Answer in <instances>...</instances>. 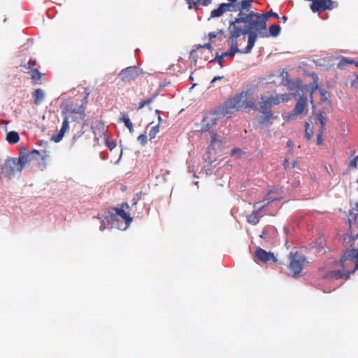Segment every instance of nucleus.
Masks as SVG:
<instances>
[{"mask_svg": "<svg viewBox=\"0 0 358 358\" xmlns=\"http://www.w3.org/2000/svg\"><path fill=\"white\" fill-rule=\"evenodd\" d=\"M138 141L143 145L147 143V136L145 134H141L138 136Z\"/></svg>", "mask_w": 358, "mask_h": 358, "instance_id": "35", "label": "nucleus"}, {"mask_svg": "<svg viewBox=\"0 0 358 358\" xmlns=\"http://www.w3.org/2000/svg\"><path fill=\"white\" fill-rule=\"evenodd\" d=\"M255 106V101L253 98L250 97L246 92V96L243 98V109L250 108H253Z\"/></svg>", "mask_w": 358, "mask_h": 358, "instance_id": "19", "label": "nucleus"}, {"mask_svg": "<svg viewBox=\"0 0 358 358\" xmlns=\"http://www.w3.org/2000/svg\"><path fill=\"white\" fill-rule=\"evenodd\" d=\"M34 103L37 105L40 104L45 98L44 91L41 89H36L33 93Z\"/></svg>", "mask_w": 358, "mask_h": 358, "instance_id": "18", "label": "nucleus"}, {"mask_svg": "<svg viewBox=\"0 0 358 358\" xmlns=\"http://www.w3.org/2000/svg\"><path fill=\"white\" fill-rule=\"evenodd\" d=\"M341 264L343 272L340 271H332L329 274L328 277L338 280L343 278L345 275L346 278H348L350 273H353L358 269V249H348L341 259Z\"/></svg>", "mask_w": 358, "mask_h": 358, "instance_id": "3", "label": "nucleus"}, {"mask_svg": "<svg viewBox=\"0 0 358 358\" xmlns=\"http://www.w3.org/2000/svg\"><path fill=\"white\" fill-rule=\"evenodd\" d=\"M119 121L124 124L131 134L134 133L133 124L127 116L123 115L122 117L120 118Z\"/></svg>", "mask_w": 358, "mask_h": 358, "instance_id": "21", "label": "nucleus"}, {"mask_svg": "<svg viewBox=\"0 0 358 358\" xmlns=\"http://www.w3.org/2000/svg\"><path fill=\"white\" fill-rule=\"evenodd\" d=\"M321 134H318L317 135V144L318 145H321L322 144V138H321Z\"/></svg>", "mask_w": 358, "mask_h": 358, "instance_id": "51", "label": "nucleus"}, {"mask_svg": "<svg viewBox=\"0 0 358 358\" xmlns=\"http://www.w3.org/2000/svg\"><path fill=\"white\" fill-rule=\"evenodd\" d=\"M355 64L358 67V62H357Z\"/></svg>", "mask_w": 358, "mask_h": 358, "instance_id": "62", "label": "nucleus"}, {"mask_svg": "<svg viewBox=\"0 0 358 358\" xmlns=\"http://www.w3.org/2000/svg\"><path fill=\"white\" fill-rule=\"evenodd\" d=\"M257 203H255V204L254 205V207H255V208H257Z\"/></svg>", "mask_w": 358, "mask_h": 358, "instance_id": "61", "label": "nucleus"}, {"mask_svg": "<svg viewBox=\"0 0 358 358\" xmlns=\"http://www.w3.org/2000/svg\"><path fill=\"white\" fill-rule=\"evenodd\" d=\"M106 145H107V147L108 148V149H110V150H112L113 148H115L116 144H115L113 141H106Z\"/></svg>", "mask_w": 358, "mask_h": 358, "instance_id": "41", "label": "nucleus"}, {"mask_svg": "<svg viewBox=\"0 0 358 358\" xmlns=\"http://www.w3.org/2000/svg\"><path fill=\"white\" fill-rule=\"evenodd\" d=\"M235 22L247 23L245 31L248 35V45L244 50L245 54L250 53L258 36L266 37L268 34L266 29V17L252 11L246 15L245 17H236Z\"/></svg>", "mask_w": 358, "mask_h": 358, "instance_id": "1", "label": "nucleus"}, {"mask_svg": "<svg viewBox=\"0 0 358 358\" xmlns=\"http://www.w3.org/2000/svg\"><path fill=\"white\" fill-rule=\"evenodd\" d=\"M223 77L222 76H216L210 82L211 84L214 83L215 82H216L217 80H220L221 79H222Z\"/></svg>", "mask_w": 358, "mask_h": 358, "instance_id": "48", "label": "nucleus"}, {"mask_svg": "<svg viewBox=\"0 0 358 358\" xmlns=\"http://www.w3.org/2000/svg\"><path fill=\"white\" fill-rule=\"evenodd\" d=\"M211 1L212 0H203L202 2V5L206 6L210 3Z\"/></svg>", "mask_w": 358, "mask_h": 358, "instance_id": "52", "label": "nucleus"}, {"mask_svg": "<svg viewBox=\"0 0 358 358\" xmlns=\"http://www.w3.org/2000/svg\"><path fill=\"white\" fill-rule=\"evenodd\" d=\"M28 73L30 74L31 79L36 83L38 80H39L41 78V73L39 72V71L37 69H31L29 70Z\"/></svg>", "mask_w": 358, "mask_h": 358, "instance_id": "23", "label": "nucleus"}, {"mask_svg": "<svg viewBox=\"0 0 358 358\" xmlns=\"http://www.w3.org/2000/svg\"><path fill=\"white\" fill-rule=\"evenodd\" d=\"M294 95L292 94H280L279 95V96L280 97V102H287L288 101H289L292 96H294Z\"/></svg>", "mask_w": 358, "mask_h": 358, "instance_id": "30", "label": "nucleus"}, {"mask_svg": "<svg viewBox=\"0 0 358 358\" xmlns=\"http://www.w3.org/2000/svg\"><path fill=\"white\" fill-rule=\"evenodd\" d=\"M356 81L358 83V75L356 77Z\"/></svg>", "mask_w": 358, "mask_h": 358, "instance_id": "60", "label": "nucleus"}, {"mask_svg": "<svg viewBox=\"0 0 358 358\" xmlns=\"http://www.w3.org/2000/svg\"><path fill=\"white\" fill-rule=\"evenodd\" d=\"M141 71L136 66H129L122 69L119 73V77L124 83H129L135 80L140 74Z\"/></svg>", "mask_w": 358, "mask_h": 358, "instance_id": "9", "label": "nucleus"}, {"mask_svg": "<svg viewBox=\"0 0 358 358\" xmlns=\"http://www.w3.org/2000/svg\"><path fill=\"white\" fill-rule=\"evenodd\" d=\"M265 235H266V234L264 233V231H263V232L262 233V234L260 235V237H261V238H264V237L265 236Z\"/></svg>", "mask_w": 358, "mask_h": 358, "instance_id": "56", "label": "nucleus"}, {"mask_svg": "<svg viewBox=\"0 0 358 358\" xmlns=\"http://www.w3.org/2000/svg\"><path fill=\"white\" fill-rule=\"evenodd\" d=\"M241 153V150L239 149H234L231 150V155L232 156H237L240 157Z\"/></svg>", "mask_w": 358, "mask_h": 358, "instance_id": "43", "label": "nucleus"}, {"mask_svg": "<svg viewBox=\"0 0 358 358\" xmlns=\"http://www.w3.org/2000/svg\"><path fill=\"white\" fill-rule=\"evenodd\" d=\"M345 63H348V64H351L352 63V59H348V58H343L340 63H339V65H343Z\"/></svg>", "mask_w": 358, "mask_h": 358, "instance_id": "44", "label": "nucleus"}, {"mask_svg": "<svg viewBox=\"0 0 358 358\" xmlns=\"http://www.w3.org/2000/svg\"><path fill=\"white\" fill-rule=\"evenodd\" d=\"M203 48L210 49L211 48V45L210 43L206 44L203 46Z\"/></svg>", "mask_w": 358, "mask_h": 358, "instance_id": "54", "label": "nucleus"}, {"mask_svg": "<svg viewBox=\"0 0 358 358\" xmlns=\"http://www.w3.org/2000/svg\"><path fill=\"white\" fill-rule=\"evenodd\" d=\"M139 199H140V197L138 195H136L135 197H134V199L132 200L133 204L136 205Z\"/></svg>", "mask_w": 358, "mask_h": 358, "instance_id": "50", "label": "nucleus"}, {"mask_svg": "<svg viewBox=\"0 0 358 358\" xmlns=\"http://www.w3.org/2000/svg\"><path fill=\"white\" fill-rule=\"evenodd\" d=\"M246 96V92H242L236 94L231 99H229L224 102V105L219 108L222 113L223 117H229L233 110H243V98Z\"/></svg>", "mask_w": 358, "mask_h": 358, "instance_id": "5", "label": "nucleus"}, {"mask_svg": "<svg viewBox=\"0 0 358 358\" xmlns=\"http://www.w3.org/2000/svg\"><path fill=\"white\" fill-rule=\"evenodd\" d=\"M332 3L331 0H313L310 8L314 13L325 10H331L333 8Z\"/></svg>", "mask_w": 358, "mask_h": 358, "instance_id": "11", "label": "nucleus"}, {"mask_svg": "<svg viewBox=\"0 0 358 358\" xmlns=\"http://www.w3.org/2000/svg\"><path fill=\"white\" fill-rule=\"evenodd\" d=\"M221 116H222V113H221L220 109L218 108L215 111L206 113L201 122V131L210 132L212 143H215L217 140V135L212 130V129L213 126L216 124L217 120Z\"/></svg>", "mask_w": 358, "mask_h": 358, "instance_id": "4", "label": "nucleus"}, {"mask_svg": "<svg viewBox=\"0 0 358 358\" xmlns=\"http://www.w3.org/2000/svg\"><path fill=\"white\" fill-rule=\"evenodd\" d=\"M159 124L155 125L151 128V129L150 130V132H149V137H150V140H152L156 137V135L159 132Z\"/></svg>", "mask_w": 358, "mask_h": 358, "instance_id": "27", "label": "nucleus"}, {"mask_svg": "<svg viewBox=\"0 0 358 358\" xmlns=\"http://www.w3.org/2000/svg\"><path fill=\"white\" fill-rule=\"evenodd\" d=\"M155 112H156L157 114H158V115L159 114V110H156Z\"/></svg>", "mask_w": 358, "mask_h": 358, "instance_id": "59", "label": "nucleus"}, {"mask_svg": "<svg viewBox=\"0 0 358 358\" xmlns=\"http://www.w3.org/2000/svg\"><path fill=\"white\" fill-rule=\"evenodd\" d=\"M6 140L10 143H16L19 141V134L16 131H10L7 134Z\"/></svg>", "mask_w": 358, "mask_h": 358, "instance_id": "22", "label": "nucleus"}, {"mask_svg": "<svg viewBox=\"0 0 358 358\" xmlns=\"http://www.w3.org/2000/svg\"><path fill=\"white\" fill-rule=\"evenodd\" d=\"M16 163L21 166V171L23 169L25 164L29 162L28 155H20L18 159H15Z\"/></svg>", "mask_w": 358, "mask_h": 358, "instance_id": "24", "label": "nucleus"}, {"mask_svg": "<svg viewBox=\"0 0 358 358\" xmlns=\"http://www.w3.org/2000/svg\"><path fill=\"white\" fill-rule=\"evenodd\" d=\"M287 145L289 147V148H292L293 147V143L291 141H288L287 143Z\"/></svg>", "mask_w": 358, "mask_h": 358, "instance_id": "53", "label": "nucleus"}, {"mask_svg": "<svg viewBox=\"0 0 358 358\" xmlns=\"http://www.w3.org/2000/svg\"><path fill=\"white\" fill-rule=\"evenodd\" d=\"M235 5L238 8V10L236 11L239 12L238 17H245L246 15H248V13H245V10L241 9L238 3H235Z\"/></svg>", "mask_w": 358, "mask_h": 358, "instance_id": "37", "label": "nucleus"}, {"mask_svg": "<svg viewBox=\"0 0 358 358\" xmlns=\"http://www.w3.org/2000/svg\"><path fill=\"white\" fill-rule=\"evenodd\" d=\"M266 206H263L262 207L255 209L252 211V213L247 217V220L249 223L252 224H256L259 222V214L262 209L265 208Z\"/></svg>", "mask_w": 358, "mask_h": 358, "instance_id": "17", "label": "nucleus"}, {"mask_svg": "<svg viewBox=\"0 0 358 358\" xmlns=\"http://www.w3.org/2000/svg\"><path fill=\"white\" fill-rule=\"evenodd\" d=\"M64 136V134L62 133L61 131H59V133L57 135H54L51 137V140H52L55 143H59L62 141Z\"/></svg>", "mask_w": 358, "mask_h": 358, "instance_id": "31", "label": "nucleus"}, {"mask_svg": "<svg viewBox=\"0 0 358 358\" xmlns=\"http://www.w3.org/2000/svg\"><path fill=\"white\" fill-rule=\"evenodd\" d=\"M256 257L263 262L272 260L273 262H277V259L275 257L273 253L268 252L264 250L259 248L255 252Z\"/></svg>", "mask_w": 358, "mask_h": 358, "instance_id": "14", "label": "nucleus"}, {"mask_svg": "<svg viewBox=\"0 0 358 358\" xmlns=\"http://www.w3.org/2000/svg\"><path fill=\"white\" fill-rule=\"evenodd\" d=\"M305 262L306 257L303 255L298 253L295 255L290 254L289 269L293 277H296L301 272Z\"/></svg>", "mask_w": 358, "mask_h": 358, "instance_id": "7", "label": "nucleus"}, {"mask_svg": "<svg viewBox=\"0 0 358 358\" xmlns=\"http://www.w3.org/2000/svg\"><path fill=\"white\" fill-rule=\"evenodd\" d=\"M357 183H358V179H357Z\"/></svg>", "mask_w": 358, "mask_h": 358, "instance_id": "63", "label": "nucleus"}, {"mask_svg": "<svg viewBox=\"0 0 358 358\" xmlns=\"http://www.w3.org/2000/svg\"><path fill=\"white\" fill-rule=\"evenodd\" d=\"M306 136L307 137V138L309 140L311 138V137L313 136V131L311 129H309V123L306 122Z\"/></svg>", "mask_w": 358, "mask_h": 358, "instance_id": "34", "label": "nucleus"}, {"mask_svg": "<svg viewBox=\"0 0 358 358\" xmlns=\"http://www.w3.org/2000/svg\"><path fill=\"white\" fill-rule=\"evenodd\" d=\"M268 99L269 100L271 106L272 105H278V104H280L281 103L280 102V97L279 96V94H278L276 96H269L268 98Z\"/></svg>", "mask_w": 358, "mask_h": 358, "instance_id": "29", "label": "nucleus"}, {"mask_svg": "<svg viewBox=\"0 0 358 358\" xmlns=\"http://www.w3.org/2000/svg\"><path fill=\"white\" fill-rule=\"evenodd\" d=\"M79 119L82 120L80 117V115L76 114V113H73V119H70V120L71 121H78Z\"/></svg>", "mask_w": 358, "mask_h": 358, "instance_id": "46", "label": "nucleus"}, {"mask_svg": "<svg viewBox=\"0 0 358 358\" xmlns=\"http://www.w3.org/2000/svg\"><path fill=\"white\" fill-rule=\"evenodd\" d=\"M253 0H243L239 4L241 9L245 10V12H250L251 3Z\"/></svg>", "mask_w": 358, "mask_h": 358, "instance_id": "25", "label": "nucleus"}, {"mask_svg": "<svg viewBox=\"0 0 358 358\" xmlns=\"http://www.w3.org/2000/svg\"><path fill=\"white\" fill-rule=\"evenodd\" d=\"M354 211H356L358 213V203H357L355 204V208L353 209V210H352L350 213V217H349V222H350V224H351L353 221H355L357 220V214L355 213Z\"/></svg>", "mask_w": 358, "mask_h": 358, "instance_id": "28", "label": "nucleus"}, {"mask_svg": "<svg viewBox=\"0 0 358 358\" xmlns=\"http://www.w3.org/2000/svg\"><path fill=\"white\" fill-rule=\"evenodd\" d=\"M132 221L129 214L124 208H114L105 215V220L101 222L100 230L103 231L107 226L125 230Z\"/></svg>", "mask_w": 358, "mask_h": 358, "instance_id": "2", "label": "nucleus"}, {"mask_svg": "<svg viewBox=\"0 0 358 358\" xmlns=\"http://www.w3.org/2000/svg\"><path fill=\"white\" fill-rule=\"evenodd\" d=\"M271 104L268 99L266 100L262 101L260 103L261 112L263 114H268V118L273 117V114L271 111Z\"/></svg>", "mask_w": 358, "mask_h": 358, "instance_id": "16", "label": "nucleus"}, {"mask_svg": "<svg viewBox=\"0 0 358 358\" xmlns=\"http://www.w3.org/2000/svg\"><path fill=\"white\" fill-rule=\"evenodd\" d=\"M271 118H268V114H264V117L262 118L261 123L266 124Z\"/></svg>", "mask_w": 358, "mask_h": 358, "instance_id": "45", "label": "nucleus"}, {"mask_svg": "<svg viewBox=\"0 0 358 358\" xmlns=\"http://www.w3.org/2000/svg\"><path fill=\"white\" fill-rule=\"evenodd\" d=\"M158 120L159 122L162 121V118H161L160 115L158 116Z\"/></svg>", "mask_w": 358, "mask_h": 358, "instance_id": "58", "label": "nucleus"}, {"mask_svg": "<svg viewBox=\"0 0 358 358\" xmlns=\"http://www.w3.org/2000/svg\"><path fill=\"white\" fill-rule=\"evenodd\" d=\"M282 19H283V20H284V21H286V20H287V17L286 16H283V17H282Z\"/></svg>", "mask_w": 358, "mask_h": 358, "instance_id": "57", "label": "nucleus"}, {"mask_svg": "<svg viewBox=\"0 0 358 358\" xmlns=\"http://www.w3.org/2000/svg\"><path fill=\"white\" fill-rule=\"evenodd\" d=\"M228 3H221L217 9L213 10L210 13V17L208 20L213 17H220L227 11L236 12L238 8L235 5V2H236L237 0H228Z\"/></svg>", "mask_w": 358, "mask_h": 358, "instance_id": "8", "label": "nucleus"}, {"mask_svg": "<svg viewBox=\"0 0 358 358\" xmlns=\"http://www.w3.org/2000/svg\"><path fill=\"white\" fill-rule=\"evenodd\" d=\"M296 166V161H294V162H293V163H292V168H295Z\"/></svg>", "mask_w": 358, "mask_h": 358, "instance_id": "55", "label": "nucleus"}, {"mask_svg": "<svg viewBox=\"0 0 358 358\" xmlns=\"http://www.w3.org/2000/svg\"><path fill=\"white\" fill-rule=\"evenodd\" d=\"M239 23L240 22H235V20L230 22L228 28L229 32V38H240L241 35L247 34L245 28L242 29L241 27L237 25V24Z\"/></svg>", "mask_w": 358, "mask_h": 358, "instance_id": "13", "label": "nucleus"}, {"mask_svg": "<svg viewBox=\"0 0 358 358\" xmlns=\"http://www.w3.org/2000/svg\"><path fill=\"white\" fill-rule=\"evenodd\" d=\"M188 7L192 9L193 6H196L199 3V0H186Z\"/></svg>", "mask_w": 358, "mask_h": 358, "instance_id": "39", "label": "nucleus"}, {"mask_svg": "<svg viewBox=\"0 0 358 358\" xmlns=\"http://www.w3.org/2000/svg\"><path fill=\"white\" fill-rule=\"evenodd\" d=\"M281 31V27L279 25H272L269 27V34L272 36H278Z\"/></svg>", "mask_w": 358, "mask_h": 358, "instance_id": "26", "label": "nucleus"}, {"mask_svg": "<svg viewBox=\"0 0 358 358\" xmlns=\"http://www.w3.org/2000/svg\"><path fill=\"white\" fill-rule=\"evenodd\" d=\"M289 160L287 159H285L283 162V166L285 169H287L288 167H289Z\"/></svg>", "mask_w": 358, "mask_h": 358, "instance_id": "47", "label": "nucleus"}, {"mask_svg": "<svg viewBox=\"0 0 358 358\" xmlns=\"http://www.w3.org/2000/svg\"><path fill=\"white\" fill-rule=\"evenodd\" d=\"M3 172L9 178L13 177L15 173L21 172V166L15 162V158L7 159L3 168Z\"/></svg>", "mask_w": 358, "mask_h": 358, "instance_id": "10", "label": "nucleus"}, {"mask_svg": "<svg viewBox=\"0 0 358 358\" xmlns=\"http://www.w3.org/2000/svg\"><path fill=\"white\" fill-rule=\"evenodd\" d=\"M236 53H245L244 50H234L232 47H230L229 50L227 52H223L221 55H217L215 60L217 61L219 64L222 66V59L224 57H229L233 58Z\"/></svg>", "mask_w": 358, "mask_h": 358, "instance_id": "15", "label": "nucleus"}, {"mask_svg": "<svg viewBox=\"0 0 358 358\" xmlns=\"http://www.w3.org/2000/svg\"><path fill=\"white\" fill-rule=\"evenodd\" d=\"M120 208H124L125 210H128L129 208V206L128 205V203H123L122 205H121V207Z\"/></svg>", "mask_w": 358, "mask_h": 358, "instance_id": "49", "label": "nucleus"}, {"mask_svg": "<svg viewBox=\"0 0 358 358\" xmlns=\"http://www.w3.org/2000/svg\"><path fill=\"white\" fill-rule=\"evenodd\" d=\"M229 41L231 43V47H232L234 50L236 49V50H241L238 48V46L245 41V37H243L242 38H229Z\"/></svg>", "mask_w": 358, "mask_h": 358, "instance_id": "20", "label": "nucleus"}, {"mask_svg": "<svg viewBox=\"0 0 358 358\" xmlns=\"http://www.w3.org/2000/svg\"><path fill=\"white\" fill-rule=\"evenodd\" d=\"M36 62L35 59H30L28 63L24 65V68L29 70H31V69H34L33 66L36 65Z\"/></svg>", "mask_w": 358, "mask_h": 358, "instance_id": "33", "label": "nucleus"}, {"mask_svg": "<svg viewBox=\"0 0 358 358\" xmlns=\"http://www.w3.org/2000/svg\"><path fill=\"white\" fill-rule=\"evenodd\" d=\"M306 97H300L297 101L293 111L287 116L288 120H294L298 115L301 114L306 106Z\"/></svg>", "mask_w": 358, "mask_h": 358, "instance_id": "12", "label": "nucleus"}, {"mask_svg": "<svg viewBox=\"0 0 358 358\" xmlns=\"http://www.w3.org/2000/svg\"><path fill=\"white\" fill-rule=\"evenodd\" d=\"M222 33V30H220L217 32H215V31L210 32V33H209L208 36L210 38H215L218 34H220Z\"/></svg>", "mask_w": 358, "mask_h": 358, "instance_id": "42", "label": "nucleus"}, {"mask_svg": "<svg viewBox=\"0 0 358 358\" xmlns=\"http://www.w3.org/2000/svg\"><path fill=\"white\" fill-rule=\"evenodd\" d=\"M152 101V99H148L146 101H143L139 103L138 109L143 108L145 106L150 104Z\"/></svg>", "mask_w": 358, "mask_h": 358, "instance_id": "38", "label": "nucleus"}, {"mask_svg": "<svg viewBox=\"0 0 358 358\" xmlns=\"http://www.w3.org/2000/svg\"><path fill=\"white\" fill-rule=\"evenodd\" d=\"M261 15H264L266 17V20H268V18L270 17V16H273L276 18H278V15L277 13H273L272 10H270L269 12L266 13V14H261Z\"/></svg>", "mask_w": 358, "mask_h": 358, "instance_id": "40", "label": "nucleus"}, {"mask_svg": "<svg viewBox=\"0 0 358 358\" xmlns=\"http://www.w3.org/2000/svg\"><path fill=\"white\" fill-rule=\"evenodd\" d=\"M317 121L320 123L322 128L324 127L326 120L321 113L317 115Z\"/></svg>", "mask_w": 358, "mask_h": 358, "instance_id": "32", "label": "nucleus"}, {"mask_svg": "<svg viewBox=\"0 0 358 358\" xmlns=\"http://www.w3.org/2000/svg\"><path fill=\"white\" fill-rule=\"evenodd\" d=\"M76 113L80 115L81 119L85 117L84 110L82 106H79L78 108H72L71 106H68L64 112H63V115L64 116V120L62 123V126L59 130L63 134H65L66 131L69 129V121L70 119H73V113Z\"/></svg>", "mask_w": 358, "mask_h": 358, "instance_id": "6", "label": "nucleus"}, {"mask_svg": "<svg viewBox=\"0 0 358 358\" xmlns=\"http://www.w3.org/2000/svg\"><path fill=\"white\" fill-rule=\"evenodd\" d=\"M357 163H358V155L350 161L349 167L352 168V169H356L357 167Z\"/></svg>", "mask_w": 358, "mask_h": 358, "instance_id": "36", "label": "nucleus"}]
</instances>
